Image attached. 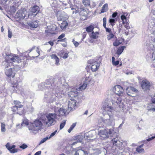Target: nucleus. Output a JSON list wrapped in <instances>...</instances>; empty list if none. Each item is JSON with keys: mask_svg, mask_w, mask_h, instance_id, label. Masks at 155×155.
Returning a JSON list of instances; mask_svg holds the SVG:
<instances>
[{"mask_svg": "<svg viewBox=\"0 0 155 155\" xmlns=\"http://www.w3.org/2000/svg\"><path fill=\"white\" fill-rule=\"evenodd\" d=\"M87 83L86 81L84 82L83 84L80 87V90H82L84 89L87 87Z\"/></svg>", "mask_w": 155, "mask_h": 155, "instance_id": "37", "label": "nucleus"}, {"mask_svg": "<svg viewBox=\"0 0 155 155\" xmlns=\"http://www.w3.org/2000/svg\"><path fill=\"white\" fill-rule=\"evenodd\" d=\"M108 10V5L107 4H104L102 7L101 13H104L106 12Z\"/></svg>", "mask_w": 155, "mask_h": 155, "instance_id": "26", "label": "nucleus"}, {"mask_svg": "<svg viewBox=\"0 0 155 155\" xmlns=\"http://www.w3.org/2000/svg\"><path fill=\"white\" fill-rule=\"evenodd\" d=\"M66 112V109L63 108L60 109L57 108L55 110V114H57L58 115H64Z\"/></svg>", "mask_w": 155, "mask_h": 155, "instance_id": "17", "label": "nucleus"}, {"mask_svg": "<svg viewBox=\"0 0 155 155\" xmlns=\"http://www.w3.org/2000/svg\"><path fill=\"white\" fill-rule=\"evenodd\" d=\"M20 148L22 149H25V148H27L28 147L27 145L25 144L24 143L21 146H20L19 147Z\"/></svg>", "mask_w": 155, "mask_h": 155, "instance_id": "53", "label": "nucleus"}, {"mask_svg": "<svg viewBox=\"0 0 155 155\" xmlns=\"http://www.w3.org/2000/svg\"><path fill=\"white\" fill-rule=\"evenodd\" d=\"M29 124L28 122V120L26 119H24L21 123V125L23 126L24 124H25L28 126Z\"/></svg>", "mask_w": 155, "mask_h": 155, "instance_id": "38", "label": "nucleus"}, {"mask_svg": "<svg viewBox=\"0 0 155 155\" xmlns=\"http://www.w3.org/2000/svg\"><path fill=\"white\" fill-rule=\"evenodd\" d=\"M94 28V26L93 25H91L87 27L86 28V30L87 31L90 32H91Z\"/></svg>", "mask_w": 155, "mask_h": 155, "instance_id": "34", "label": "nucleus"}, {"mask_svg": "<svg viewBox=\"0 0 155 155\" xmlns=\"http://www.w3.org/2000/svg\"><path fill=\"white\" fill-rule=\"evenodd\" d=\"M57 114L49 113L47 115L46 117L47 119V121L46 122V124L49 127L54 125L56 123L55 120Z\"/></svg>", "mask_w": 155, "mask_h": 155, "instance_id": "5", "label": "nucleus"}, {"mask_svg": "<svg viewBox=\"0 0 155 155\" xmlns=\"http://www.w3.org/2000/svg\"><path fill=\"white\" fill-rule=\"evenodd\" d=\"M82 3L86 7H89L90 5V0H82Z\"/></svg>", "mask_w": 155, "mask_h": 155, "instance_id": "25", "label": "nucleus"}, {"mask_svg": "<svg viewBox=\"0 0 155 155\" xmlns=\"http://www.w3.org/2000/svg\"><path fill=\"white\" fill-rule=\"evenodd\" d=\"M57 18L58 21L64 20L65 19H68V16L63 13H58Z\"/></svg>", "mask_w": 155, "mask_h": 155, "instance_id": "18", "label": "nucleus"}, {"mask_svg": "<svg viewBox=\"0 0 155 155\" xmlns=\"http://www.w3.org/2000/svg\"><path fill=\"white\" fill-rule=\"evenodd\" d=\"M39 10V8L38 6L36 5H34L33 7H31L30 9V12L28 15V16L29 17L30 15H34L35 16L37 14H34L35 13L37 12H38Z\"/></svg>", "mask_w": 155, "mask_h": 155, "instance_id": "15", "label": "nucleus"}, {"mask_svg": "<svg viewBox=\"0 0 155 155\" xmlns=\"http://www.w3.org/2000/svg\"><path fill=\"white\" fill-rule=\"evenodd\" d=\"M5 74L9 77H12L13 78L15 76V73L13 72L12 68L5 69Z\"/></svg>", "mask_w": 155, "mask_h": 155, "instance_id": "13", "label": "nucleus"}, {"mask_svg": "<svg viewBox=\"0 0 155 155\" xmlns=\"http://www.w3.org/2000/svg\"><path fill=\"white\" fill-rule=\"evenodd\" d=\"M96 3L95 2H93L92 5H91L90 4V5L89 6V7L91 8H92L96 6Z\"/></svg>", "mask_w": 155, "mask_h": 155, "instance_id": "62", "label": "nucleus"}, {"mask_svg": "<svg viewBox=\"0 0 155 155\" xmlns=\"http://www.w3.org/2000/svg\"><path fill=\"white\" fill-rule=\"evenodd\" d=\"M34 108L31 106V105L29 104L26 105L25 107H24V112H28L30 113H31L33 111Z\"/></svg>", "mask_w": 155, "mask_h": 155, "instance_id": "19", "label": "nucleus"}, {"mask_svg": "<svg viewBox=\"0 0 155 155\" xmlns=\"http://www.w3.org/2000/svg\"><path fill=\"white\" fill-rule=\"evenodd\" d=\"M113 90L115 93L119 96H121L123 94L124 90L120 85H116L115 86Z\"/></svg>", "mask_w": 155, "mask_h": 155, "instance_id": "9", "label": "nucleus"}, {"mask_svg": "<svg viewBox=\"0 0 155 155\" xmlns=\"http://www.w3.org/2000/svg\"><path fill=\"white\" fill-rule=\"evenodd\" d=\"M8 52L5 51V54L6 56L5 57V61L8 62L12 63V62H15L18 61L19 58L18 56L15 55L14 54H11L9 51V49H8Z\"/></svg>", "mask_w": 155, "mask_h": 155, "instance_id": "6", "label": "nucleus"}, {"mask_svg": "<svg viewBox=\"0 0 155 155\" xmlns=\"http://www.w3.org/2000/svg\"><path fill=\"white\" fill-rule=\"evenodd\" d=\"M51 57L52 59L55 60V61L56 60V58H58L55 54H52L51 55Z\"/></svg>", "mask_w": 155, "mask_h": 155, "instance_id": "52", "label": "nucleus"}, {"mask_svg": "<svg viewBox=\"0 0 155 155\" xmlns=\"http://www.w3.org/2000/svg\"><path fill=\"white\" fill-rule=\"evenodd\" d=\"M18 150V149L15 148L12 149H10L9 150V151L10 153H14L17 152Z\"/></svg>", "mask_w": 155, "mask_h": 155, "instance_id": "40", "label": "nucleus"}, {"mask_svg": "<svg viewBox=\"0 0 155 155\" xmlns=\"http://www.w3.org/2000/svg\"><path fill=\"white\" fill-rule=\"evenodd\" d=\"M8 36L9 38H11L12 36V33L11 31H10L9 30H8Z\"/></svg>", "mask_w": 155, "mask_h": 155, "instance_id": "64", "label": "nucleus"}, {"mask_svg": "<svg viewBox=\"0 0 155 155\" xmlns=\"http://www.w3.org/2000/svg\"><path fill=\"white\" fill-rule=\"evenodd\" d=\"M101 109L105 115L104 117H101L99 120V126L102 127L104 124L108 126L114 125V120L113 114L114 110L113 107L110 106L108 103L104 102Z\"/></svg>", "mask_w": 155, "mask_h": 155, "instance_id": "1", "label": "nucleus"}, {"mask_svg": "<svg viewBox=\"0 0 155 155\" xmlns=\"http://www.w3.org/2000/svg\"><path fill=\"white\" fill-rule=\"evenodd\" d=\"M6 131L5 125L3 123H1V131L2 132H4Z\"/></svg>", "mask_w": 155, "mask_h": 155, "instance_id": "39", "label": "nucleus"}, {"mask_svg": "<svg viewBox=\"0 0 155 155\" xmlns=\"http://www.w3.org/2000/svg\"><path fill=\"white\" fill-rule=\"evenodd\" d=\"M106 29V31L107 32H108L109 33H111V29L110 28H107L105 26V27H104Z\"/></svg>", "mask_w": 155, "mask_h": 155, "instance_id": "63", "label": "nucleus"}, {"mask_svg": "<svg viewBox=\"0 0 155 155\" xmlns=\"http://www.w3.org/2000/svg\"><path fill=\"white\" fill-rule=\"evenodd\" d=\"M91 131H89L88 132V134L87 133H86L85 134V136H86L87 137H92V136H91Z\"/></svg>", "mask_w": 155, "mask_h": 155, "instance_id": "57", "label": "nucleus"}, {"mask_svg": "<svg viewBox=\"0 0 155 155\" xmlns=\"http://www.w3.org/2000/svg\"><path fill=\"white\" fill-rule=\"evenodd\" d=\"M153 94V95H150L149 97V99L151 101L152 103L149 104L147 107V109L148 110L151 111V110L150 109V108L155 107V105H154V104H155V98H154L155 96V94L154 93H153V94Z\"/></svg>", "mask_w": 155, "mask_h": 155, "instance_id": "8", "label": "nucleus"}, {"mask_svg": "<svg viewBox=\"0 0 155 155\" xmlns=\"http://www.w3.org/2000/svg\"><path fill=\"white\" fill-rule=\"evenodd\" d=\"M143 146V144L141 145L140 146L137 147L136 149V151L139 153H142L144 152V150L142 147Z\"/></svg>", "mask_w": 155, "mask_h": 155, "instance_id": "30", "label": "nucleus"}, {"mask_svg": "<svg viewBox=\"0 0 155 155\" xmlns=\"http://www.w3.org/2000/svg\"><path fill=\"white\" fill-rule=\"evenodd\" d=\"M130 90V89L129 87L126 88V90L127 94L129 96L134 97L136 94H135L131 90Z\"/></svg>", "mask_w": 155, "mask_h": 155, "instance_id": "23", "label": "nucleus"}, {"mask_svg": "<svg viewBox=\"0 0 155 155\" xmlns=\"http://www.w3.org/2000/svg\"><path fill=\"white\" fill-rule=\"evenodd\" d=\"M114 36V35L113 34L111 33H110L109 34L107 35V39L109 40L112 38H113Z\"/></svg>", "mask_w": 155, "mask_h": 155, "instance_id": "48", "label": "nucleus"}, {"mask_svg": "<svg viewBox=\"0 0 155 155\" xmlns=\"http://www.w3.org/2000/svg\"><path fill=\"white\" fill-rule=\"evenodd\" d=\"M13 104L15 105H18L19 108H21L23 106V105L21 104V103L18 101H14Z\"/></svg>", "mask_w": 155, "mask_h": 155, "instance_id": "31", "label": "nucleus"}, {"mask_svg": "<svg viewBox=\"0 0 155 155\" xmlns=\"http://www.w3.org/2000/svg\"><path fill=\"white\" fill-rule=\"evenodd\" d=\"M42 126L43 124L41 121L37 119L29 125L28 130L30 133L35 134L42 128Z\"/></svg>", "mask_w": 155, "mask_h": 155, "instance_id": "3", "label": "nucleus"}, {"mask_svg": "<svg viewBox=\"0 0 155 155\" xmlns=\"http://www.w3.org/2000/svg\"><path fill=\"white\" fill-rule=\"evenodd\" d=\"M10 62H8L5 61V62L4 64V66H5V69L6 68H9L8 67L10 66Z\"/></svg>", "mask_w": 155, "mask_h": 155, "instance_id": "43", "label": "nucleus"}, {"mask_svg": "<svg viewBox=\"0 0 155 155\" xmlns=\"http://www.w3.org/2000/svg\"><path fill=\"white\" fill-rule=\"evenodd\" d=\"M129 87L130 89V90H131L135 94L138 92V90L134 87L130 86Z\"/></svg>", "mask_w": 155, "mask_h": 155, "instance_id": "44", "label": "nucleus"}, {"mask_svg": "<svg viewBox=\"0 0 155 155\" xmlns=\"http://www.w3.org/2000/svg\"><path fill=\"white\" fill-rule=\"evenodd\" d=\"M68 53H65L64 54L62 58L63 59H65L66 58H68Z\"/></svg>", "mask_w": 155, "mask_h": 155, "instance_id": "59", "label": "nucleus"}, {"mask_svg": "<svg viewBox=\"0 0 155 155\" xmlns=\"http://www.w3.org/2000/svg\"><path fill=\"white\" fill-rule=\"evenodd\" d=\"M49 139V137H47L43 139L40 142L39 144H41L42 143H43L45 142L47 140Z\"/></svg>", "mask_w": 155, "mask_h": 155, "instance_id": "47", "label": "nucleus"}, {"mask_svg": "<svg viewBox=\"0 0 155 155\" xmlns=\"http://www.w3.org/2000/svg\"><path fill=\"white\" fill-rule=\"evenodd\" d=\"M79 12L80 15L81 16L86 17L87 15V10L84 7H81L79 10H75V11H73L72 13L76 14Z\"/></svg>", "mask_w": 155, "mask_h": 155, "instance_id": "10", "label": "nucleus"}, {"mask_svg": "<svg viewBox=\"0 0 155 155\" xmlns=\"http://www.w3.org/2000/svg\"><path fill=\"white\" fill-rule=\"evenodd\" d=\"M28 26L31 28H36L38 26V23L37 21H33L28 24Z\"/></svg>", "mask_w": 155, "mask_h": 155, "instance_id": "21", "label": "nucleus"}, {"mask_svg": "<svg viewBox=\"0 0 155 155\" xmlns=\"http://www.w3.org/2000/svg\"><path fill=\"white\" fill-rule=\"evenodd\" d=\"M69 90L70 91L68 92V95L69 96L71 97H74L77 96L78 92L76 89L72 88Z\"/></svg>", "mask_w": 155, "mask_h": 155, "instance_id": "16", "label": "nucleus"}, {"mask_svg": "<svg viewBox=\"0 0 155 155\" xmlns=\"http://www.w3.org/2000/svg\"><path fill=\"white\" fill-rule=\"evenodd\" d=\"M125 25V26L126 28L127 29H130V27L129 25V24L128 23L127 21V23H125L124 24Z\"/></svg>", "mask_w": 155, "mask_h": 155, "instance_id": "56", "label": "nucleus"}, {"mask_svg": "<svg viewBox=\"0 0 155 155\" xmlns=\"http://www.w3.org/2000/svg\"><path fill=\"white\" fill-rule=\"evenodd\" d=\"M101 151L99 149H96L94 153V155H97L101 153Z\"/></svg>", "mask_w": 155, "mask_h": 155, "instance_id": "49", "label": "nucleus"}, {"mask_svg": "<svg viewBox=\"0 0 155 155\" xmlns=\"http://www.w3.org/2000/svg\"><path fill=\"white\" fill-rule=\"evenodd\" d=\"M124 39L122 38H120L118 40L114 42L113 43V45L115 46H117L124 42Z\"/></svg>", "mask_w": 155, "mask_h": 155, "instance_id": "22", "label": "nucleus"}, {"mask_svg": "<svg viewBox=\"0 0 155 155\" xmlns=\"http://www.w3.org/2000/svg\"><path fill=\"white\" fill-rule=\"evenodd\" d=\"M111 142L114 146H119L122 145V143L120 142L117 138H114L112 140Z\"/></svg>", "mask_w": 155, "mask_h": 155, "instance_id": "20", "label": "nucleus"}, {"mask_svg": "<svg viewBox=\"0 0 155 155\" xmlns=\"http://www.w3.org/2000/svg\"><path fill=\"white\" fill-rule=\"evenodd\" d=\"M88 63L91 65V69L93 72L96 71L99 66V65L97 62L94 61L92 60H89Z\"/></svg>", "mask_w": 155, "mask_h": 155, "instance_id": "11", "label": "nucleus"}, {"mask_svg": "<svg viewBox=\"0 0 155 155\" xmlns=\"http://www.w3.org/2000/svg\"><path fill=\"white\" fill-rule=\"evenodd\" d=\"M152 86V84L149 81L146 80V92H149L150 87Z\"/></svg>", "mask_w": 155, "mask_h": 155, "instance_id": "28", "label": "nucleus"}, {"mask_svg": "<svg viewBox=\"0 0 155 155\" xmlns=\"http://www.w3.org/2000/svg\"><path fill=\"white\" fill-rule=\"evenodd\" d=\"M27 12L25 9L21 8L18 11L15 15L16 17L20 19H23L26 16Z\"/></svg>", "mask_w": 155, "mask_h": 155, "instance_id": "7", "label": "nucleus"}, {"mask_svg": "<svg viewBox=\"0 0 155 155\" xmlns=\"http://www.w3.org/2000/svg\"><path fill=\"white\" fill-rule=\"evenodd\" d=\"M55 64L57 66H58L60 65L59 59L58 58H56V60L55 61Z\"/></svg>", "mask_w": 155, "mask_h": 155, "instance_id": "54", "label": "nucleus"}, {"mask_svg": "<svg viewBox=\"0 0 155 155\" xmlns=\"http://www.w3.org/2000/svg\"><path fill=\"white\" fill-rule=\"evenodd\" d=\"M52 80L49 79L46 81L45 82V84L44 83H41L39 86L38 87L41 90H42V89L41 87H43L44 86L45 87V98H51L52 97L54 96V93L53 90H57L60 92L63 91L62 88L64 87V86L62 84L61 81H59L58 82L56 85L53 86L54 85V83L52 84L51 83Z\"/></svg>", "mask_w": 155, "mask_h": 155, "instance_id": "2", "label": "nucleus"}, {"mask_svg": "<svg viewBox=\"0 0 155 155\" xmlns=\"http://www.w3.org/2000/svg\"><path fill=\"white\" fill-rule=\"evenodd\" d=\"M115 22V20L114 19L110 18L109 19V22L110 23H111V25L112 26H113L114 24V23Z\"/></svg>", "mask_w": 155, "mask_h": 155, "instance_id": "50", "label": "nucleus"}, {"mask_svg": "<svg viewBox=\"0 0 155 155\" xmlns=\"http://www.w3.org/2000/svg\"><path fill=\"white\" fill-rule=\"evenodd\" d=\"M126 47L125 46H123L119 47L117 51V54L119 55L121 54L123 51L124 49Z\"/></svg>", "mask_w": 155, "mask_h": 155, "instance_id": "24", "label": "nucleus"}, {"mask_svg": "<svg viewBox=\"0 0 155 155\" xmlns=\"http://www.w3.org/2000/svg\"><path fill=\"white\" fill-rule=\"evenodd\" d=\"M76 102V101L73 99H71L68 101V108L70 110H73L75 109Z\"/></svg>", "mask_w": 155, "mask_h": 155, "instance_id": "12", "label": "nucleus"}, {"mask_svg": "<svg viewBox=\"0 0 155 155\" xmlns=\"http://www.w3.org/2000/svg\"><path fill=\"white\" fill-rule=\"evenodd\" d=\"M65 36V35L64 34H62L61 35H60L58 38V39L60 40H59L58 41H61V42H64L66 38H64L63 39H62V38L64 37Z\"/></svg>", "mask_w": 155, "mask_h": 155, "instance_id": "32", "label": "nucleus"}, {"mask_svg": "<svg viewBox=\"0 0 155 155\" xmlns=\"http://www.w3.org/2000/svg\"><path fill=\"white\" fill-rule=\"evenodd\" d=\"M141 87L143 89L145 88V80H143L141 84Z\"/></svg>", "mask_w": 155, "mask_h": 155, "instance_id": "46", "label": "nucleus"}, {"mask_svg": "<svg viewBox=\"0 0 155 155\" xmlns=\"http://www.w3.org/2000/svg\"><path fill=\"white\" fill-rule=\"evenodd\" d=\"M76 125V123H73L70 127L69 129L68 130V132L69 133H70L73 128L75 127Z\"/></svg>", "mask_w": 155, "mask_h": 155, "instance_id": "42", "label": "nucleus"}, {"mask_svg": "<svg viewBox=\"0 0 155 155\" xmlns=\"http://www.w3.org/2000/svg\"><path fill=\"white\" fill-rule=\"evenodd\" d=\"M10 7L11 11L13 12H15L16 10V7L14 6H11Z\"/></svg>", "mask_w": 155, "mask_h": 155, "instance_id": "55", "label": "nucleus"}, {"mask_svg": "<svg viewBox=\"0 0 155 155\" xmlns=\"http://www.w3.org/2000/svg\"><path fill=\"white\" fill-rule=\"evenodd\" d=\"M116 96L115 94L112 96V102L113 105H114L115 106H117L121 103V99L120 98H117L116 97Z\"/></svg>", "mask_w": 155, "mask_h": 155, "instance_id": "14", "label": "nucleus"}, {"mask_svg": "<svg viewBox=\"0 0 155 155\" xmlns=\"http://www.w3.org/2000/svg\"><path fill=\"white\" fill-rule=\"evenodd\" d=\"M114 133V129H111L107 130L104 129L100 130L98 132V135L100 138L102 140H104L105 138H108L109 135L112 136L113 134Z\"/></svg>", "mask_w": 155, "mask_h": 155, "instance_id": "4", "label": "nucleus"}, {"mask_svg": "<svg viewBox=\"0 0 155 155\" xmlns=\"http://www.w3.org/2000/svg\"><path fill=\"white\" fill-rule=\"evenodd\" d=\"M119 62L118 61H114L112 63L114 65L116 66L119 64Z\"/></svg>", "mask_w": 155, "mask_h": 155, "instance_id": "60", "label": "nucleus"}, {"mask_svg": "<svg viewBox=\"0 0 155 155\" xmlns=\"http://www.w3.org/2000/svg\"><path fill=\"white\" fill-rule=\"evenodd\" d=\"M103 26L104 27H105V26H106V23H107V19H106V17H104L103 18Z\"/></svg>", "mask_w": 155, "mask_h": 155, "instance_id": "51", "label": "nucleus"}, {"mask_svg": "<svg viewBox=\"0 0 155 155\" xmlns=\"http://www.w3.org/2000/svg\"><path fill=\"white\" fill-rule=\"evenodd\" d=\"M6 147L8 150H9L10 149L15 148L16 146L15 145H12V146H11L10 143H7L6 145Z\"/></svg>", "mask_w": 155, "mask_h": 155, "instance_id": "35", "label": "nucleus"}, {"mask_svg": "<svg viewBox=\"0 0 155 155\" xmlns=\"http://www.w3.org/2000/svg\"><path fill=\"white\" fill-rule=\"evenodd\" d=\"M57 130H55L54 132L52 133L50 135L49 137V139L51 138L52 137L54 136L55 134L57 132Z\"/></svg>", "mask_w": 155, "mask_h": 155, "instance_id": "58", "label": "nucleus"}, {"mask_svg": "<svg viewBox=\"0 0 155 155\" xmlns=\"http://www.w3.org/2000/svg\"><path fill=\"white\" fill-rule=\"evenodd\" d=\"M18 105H15L11 107L12 110L13 112H15L18 110Z\"/></svg>", "mask_w": 155, "mask_h": 155, "instance_id": "41", "label": "nucleus"}, {"mask_svg": "<svg viewBox=\"0 0 155 155\" xmlns=\"http://www.w3.org/2000/svg\"><path fill=\"white\" fill-rule=\"evenodd\" d=\"M78 152L79 155H84V154H87V153L86 151H84L81 149L78 150Z\"/></svg>", "mask_w": 155, "mask_h": 155, "instance_id": "36", "label": "nucleus"}, {"mask_svg": "<svg viewBox=\"0 0 155 155\" xmlns=\"http://www.w3.org/2000/svg\"><path fill=\"white\" fill-rule=\"evenodd\" d=\"M23 127V126L21 125H21L20 124H17L16 126V128L18 129H21Z\"/></svg>", "mask_w": 155, "mask_h": 155, "instance_id": "61", "label": "nucleus"}, {"mask_svg": "<svg viewBox=\"0 0 155 155\" xmlns=\"http://www.w3.org/2000/svg\"><path fill=\"white\" fill-rule=\"evenodd\" d=\"M121 18L123 24H124L125 23H127V18L124 15H121Z\"/></svg>", "mask_w": 155, "mask_h": 155, "instance_id": "33", "label": "nucleus"}, {"mask_svg": "<svg viewBox=\"0 0 155 155\" xmlns=\"http://www.w3.org/2000/svg\"><path fill=\"white\" fill-rule=\"evenodd\" d=\"M68 25V23L66 21H64L61 24V25L60 26L61 28L62 29H65Z\"/></svg>", "mask_w": 155, "mask_h": 155, "instance_id": "27", "label": "nucleus"}, {"mask_svg": "<svg viewBox=\"0 0 155 155\" xmlns=\"http://www.w3.org/2000/svg\"><path fill=\"white\" fill-rule=\"evenodd\" d=\"M98 34L99 33L97 31L95 32L94 31H93L91 35L90 36V37L95 39L98 37V36L97 35H98Z\"/></svg>", "mask_w": 155, "mask_h": 155, "instance_id": "29", "label": "nucleus"}, {"mask_svg": "<svg viewBox=\"0 0 155 155\" xmlns=\"http://www.w3.org/2000/svg\"><path fill=\"white\" fill-rule=\"evenodd\" d=\"M66 120H64L63 122L61 123L60 125V129L61 130L65 126L66 123Z\"/></svg>", "mask_w": 155, "mask_h": 155, "instance_id": "45", "label": "nucleus"}]
</instances>
